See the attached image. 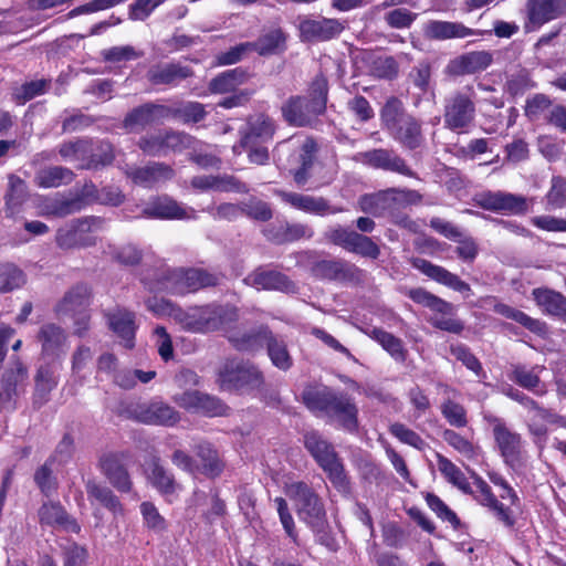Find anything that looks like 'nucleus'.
<instances>
[{"label":"nucleus","mask_w":566,"mask_h":566,"mask_svg":"<svg viewBox=\"0 0 566 566\" xmlns=\"http://www.w3.org/2000/svg\"><path fill=\"white\" fill-rule=\"evenodd\" d=\"M304 405L313 412H322L348 432L358 428V408L346 392L329 387H306L302 392Z\"/></svg>","instance_id":"f257e3e1"},{"label":"nucleus","mask_w":566,"mask_h":566,"mask_svg":"<svg viewBox=\"0 0 566 566\" xmlns=\"http://www.w3.org/2000/svg\"><path fill=\"white\" fill-rule=\"evenodd\" d=\"M174 321L186 332L206 334L223 328L238 319L237 308L229 305L208 304L175 310Z\"/></svg>","instance_id":"f03ea898"},{"label":"nucleus","mask_w":566,"mask_h":566,"mask_svg":"<svg viewBox=\"0 0 566 566\" xmlns=\"http://www.w3.org/2000/svg\"><path fill=\"white\" fill-rule=\"evenodd\" d=\"M304 446L322 470L327 474L332 484L339 492L348 493L349 482L334 446L317 431H310L304 434Z\"/></svg>","instance_id":"7ed1b4c3"},{"label":"nucleus","mask_w":566,"mask_h":566,"mask_svg":"<svg viewBox=\"0 0 566 566\" xmlns=\"http://www.w3.org/2000/svg\"><path fill=\"white\" fill-rule=\"evenodd\" d=\"M285 494L302 522L317 532L324 528L327 523L325 505L310 484L304 481L291 482L285 486Z\"/></svg>","instance_id":"20e7f679"},{"label":"nucleus","mask_w":566,"mask_h":566,"mask_svg":"<svg viewBox=\"0 0 566 566\" xmlns=\"http://www.w3.org/2000/svg\"><path fill=\"white\" fill-rule=\"evenodd\" d=\"M476 117L475 92L473 86L457 90L443 99V127L452 133H468Z\"/></svg>","instance_id":"39448f33"},{"label":"nucleus","mask_w":566,"mask_h":566,"mask_svg":"<svg viewBox=\"0 0 566 566\" xmlns=\"http://www.w3.org/2000/svg\"><path fill=\"white\" fill-rule=\"evenodd\" d=\"M231 342L239 350H253L259 343H262L266 346L268 355L276 368L286 371L293 365V358L289 353L285 342L271 331L263 329L259 334H242L241 336L232 337Z\"/></svg>","instance_id":"423d86ee"},{"label":"nucleus","mask_w":566,"mask_h":566,"mask_svg":"<svg viewBox=\"0 0 566 566\" xmlns=\"http://www.w3.org/2000/svg\"><path fill=\"white\" fill-rule=\"evenodd\" d=\"M221 387L229 390L252 391L264 384L262 371L252 363L227 360L219 370Z\"/></svg>","instance_id":"0eeeda50"},{"label":"nucleus","mask_w":566,"mask_h":566,"mask_svg":"<svg viewBox=\"0 0 566 566\" xmlns=\"http://www.w3.org/2000/svg\"><path fill=\"white\" fill-rule=\"evenodd\" d=\"M473 202L486 211L507 216H525L530 212L534 198L502 190H484L474 195Z\"/></svg>","instance_id":"6e6552de"},{"label":"nucleus","mask_w":566,"mask_h":566,"mask_svg":"<svg viewBox=\"0 0 566 566\" xmlns=\"http://www.w3.org/2000/svg\"><path fill=\"white\" fill-rule=\"evenodd\" d=\"M160 289L184 295L216 284V277L200 269H168L158 277Z\"/></svg>","instance_id":"1a4fd4ad"},{"label":"nucleus","mask_w":566,"mask_h":566,"mask_svg":"<svg viewBox=\"0 0 566 566\" xmlns=\"http://www.w3.org/2000/svg\"><path fill=\"white\" fill-rule=\"evenodd\" d=\"M407 296L413 302L442 315H434L430 317L429 322L434 327L453 334H460L463 331L464 326L462 322L451 317L454 311V306L451 303L436 296L422 287L408 290Z\"/></svg>","instance_id":"9d476101"},{"label":"nucleus","mask_w":566,"mask_h":566,"mask_svg":"<svg viewBox=\"0 0 566 566\" xmlns=\"http://www.w3.org/2000/svg\"><path fill=\"white\" fill-rule=\"evenodd\" d=\"M120 413L147 424L171 427L180 420L179 412L163 401L132 402L125 406Z\"/></svg>","instance_id":"9b49d317"},{"label":"nucleus","mask_w":566,"mask_h":566,"mask_svg":"<svg viewBox=\"0 0 566 566\" xmlns=\"http://www.w3.org/2000/svg\"><path fill=\"white\" fill-rule=\"evenodd\" d=\"M346 29V21L337 18L298 17V38L304 43L328 42L337 39Z\"/></svg>","instance_id":"f8f14e48"},{"label":"nucleus","mask_w":566,"mask_h":566,"mask_svg":"<svg viewBox=\"0 0 566 566\" xmlns=\"http://www.w3.org/2000/svg\"><path fill=\"white\" fill-rule=\"evenodd\" d=\"M356 160L364 165L385 171L402 175L405 177L419 179L418 174L410 168L406 159L396 150L389 148H374L356 155Z\"/></svg>","instance_id":"ddd939ff"},{"label":"nucleus","mask_w":566,"mask_h":566,"mask_svg":"<svg viewBox=\"0 0 566 566\" xmlns=\"http://www.w3.org/2000/svg\"><path fill=\"white\" fill-rule=\"evenodd\" d=\"M172 401L180 408L208 417L226 416L229 409L218 397L199 390L176 394Z\"/></svg>","instance_id":"4468645a"},{"label":"nucleus","mask_w":566,"mask_h":566,"mask_svg":"<svg viewBox=\"0 0 566 566\" xmlns=\"http://www.w3.org/2000/svg\"><path fill=\"white\" fill-rule=\"evenodd\" d=\"M283 119L294 127H312L317 118L325 114L303 95H292L281 106Z\"/></svg>","instance_id":"2eb2a0df"},{"label":"nucleus","mask_w":566,"mask_h":566,"mask_svg":"<svg viewBox=\"0 0 566 566\" xmlns=\"http://www.w3.org/2000/svg\"><path fill=\"white\" fill-rule=\"evenodd\" d=\"M195 76V71L179 62L157 63L146 72L147 82L154 87L174 88L181 82Z\"/></svg>","instance_id":"dca6fc26"},{"label":"nucleus","mask_w":566,"mask_h":566,"mask_svg":"<svg viewBox=\"0 0 566 566\" xmlns=\"http://www.w3.org/2000/svg\"><path fill=\"white\" fill-rule=\"evenodd\" d=\"M527 31H534L566 13V0H526Z\"/></svg>","instance_id":"f3484780"},{"label":"nucleus","mask_w":566,"mask_h":566,"mask_svg":"<svg viewBox=\"0 0 566 566\" xmlns=\"http://www.w3.org/2000/svg\"><path fill=\"white\" fill-rule=\"evenodd\" d=\"M275 193L284 203L290 205L292 208L308 214L325 217L343 211V208L332 206L329 201L324 197H314L285 190H276Z\"/></svg>","instance_id":"a211bd4d"},{"label":"nucleus","mask_w":566,"mask_h":566,"mask_svg":"<svg viewBox=\"0 0 566 566\" xmlns=\"http://www.w3.org/2000/svg\"><path fill=\"white\" fill-rule=\"evenodd\" d=\"M276 122L266 113H256L247 118L244 127L240 129V146L254 143L266 144L272 142L276 133Z\"/></svg>","instance_id":"6ab92c4d"},{"label":"nucleus","mask_w":566,"mask_h":566,"mask_svg":"<svg viewBox=\"0 0 566 566\" xmlns=\"http://www.w3.org/2000/svg\"><path fill=\"white\" fill-rule=\"evenodd\" d=\"M125 452H108L99 458V469L108 482L119 492H129L133 483L127 470Z\"/></svg>","instance_id":"aec40b11"},{"label":"nucleus","mask_w":566,"mask_h":566,"mask_svg":"<svg viewBox=\"0 0 566 566\" xmlns=\"http://www.w3.org/2000/svg\"><path fill=\"white\" fill-rule=\"evenodd\" d=\"M493 63L489 51H470L451 59L446 65L444 73L451 77L471 75L485 71Z\"/></svg>","instance_id":"412c9836"},{"label":"nucleus","mask_w":566,"mask_h":566,"mask_svg":"<svg viewBox=\"0 0 566 566\" xmlns=\"http://www.w3.org/2000/svg\"><path fill=\"white\" fill-rule=\"evenodd\" d=\"M358 206L363 212L376 218L389 217L392 219L399 211L396 188L361 195L358 199Z\"/></svg>","instance_id":"4be33fe9"},{"label":"nucleus","mask_w":566,"mask_h":566,"mask_svg":"<svg viewBox=\"0 0 566 566\" xmlns=\"http://www.w3.org/2000/svg\"><path fill=\"white\" fill-rule=\"evenodd\" d=\"M263 234L273 243L286 244L312 239L314 230L303 222L277 221L268 224L263 229Z\"/></svg>","instance_id":"5701e85b"},{"label":"nucleus","mask_w":566,"mask_h":566,"mask_svg":"<svg viewBox=\"0 0 566 566\" xmlns=\"http://www.w3.org/2000/svg\"><path fill=\"white\" fill-rule=\"evenodd\" d=\"M493 436L501 455L506 464L514 467L520 462L522 438L518 433L511 431L506 424L497 419H492Z\"/></svg>","instance_id":"b1692460"},{"label":"nucleus","mask_w":566,"mask_h":566,"mask_svg":"<svg viewBox=\"0 0 566 566\" xmlns=\"http://www.w3.org/2000/svg\"><path fill=\"white\" fill-rule=\"evenodd\" d=\"M488 31L471 29L462 22L430 20L423 27V34L429 40L446 41L464 39L472 35H483Z\"/></svg>","instance_id":"393cba45"},{"label":"nucleus","mask_w":566,"mask_h":566,"mask_svg":"<svg viewBox=\"0 0 566 566\" xmlns=\"http://www.w3.org/2000/svg\"><path fill=\"white\" fill-rule=\"evenodd\" d=\"M389 136L406 150L422 148L426 145L423 120L412 114L392 129Z\"/></svg>","instance_id":"a878e982"},{"label":"nucleus","mask_w":566,"mask_h":566,"mask_svg":"<svg viewBox=\"0 0 566 566\" xmlns=\"http://www.w3.org/2000/svg\"><path fill=\"white\" fill-rule=\"evenodd\" d=\"M474 484L476 488L474 499L481 505L488 507L504 526L509 528L514 527L516 520L513 510L500 502L493 494L490 485L481 478H475Z\"/></svg>","instance_id":"bb28decb"},{"label":"nucleus","mask_w":566,"mask_h":566,"mask_svg":"<svg viewBox=\"0 0 566 566\" xmlns=\"http://www.w3.org/2000/svg\"><path fill=\"white\" fill-rule=\"evenodd\" d=\"M104 316L107 325L119 338L124 340L127 348L134 347L135 332L137 328L135 313L120 306L106 311Z\"/></svg>","instance_id":"cd10ccee"},{"label":"nucleus","mask_w":566,"mask_h":566,"mask_svg":"<svg viewBox=\"0 0 566 566\" xmlns=\"http://www.w3.org/2000/svg\"><path fill=\"white\" fill-rule=\"evenodd\" d=\"M166 105L154 102L144 103L130 109L123 120L125 129L145 128L154 123L167 119Z\"/></svg>","instance_id":"c85d7f7f"},{"label":"nucleus","mask_w":566,"mask_h":566,"mask_svg":"<svg viewBox=\"0 0 566 566\" xmlns=\"http://www.w3.org/2000/svg\"><path fill=\"white\" fill-rule=\"evenodd\" d=\"M193 452L198 460L196 464L198 472L210 479L221 475L226 468V462L219 451L210 442H198L193 448Z\"/></svg>","instance_id":"c756f323"},{"label":"nucleus","mask_w":566,"mask_h":566,"mask_svg":"<svg viewBox=\"0 0 566 566\" xmlns=\"http://www.w3.org/2000/svg\"><path fill=\"white\" fill-rule=\"evenodd\" d=\"M411 263L413 268L418 269L428 277L457 292L468 293L471 291L470 285L467 282L462 281L458 275L449 272L442 266L434 265L421 258L411 259Z\"/></svg>","instance_id":"7c9ffc66"},{"label":"nucleus","mask_w":566,"mask_h":566,"mask_svg":"<svg viewBox=\"0 0 566 566\" xmlns=\"http://www.w3.org/2000/svg\"><path fill=\"white\" fill-rule=\"evenodd\" d=\"M289 34L281 28H271L261 33L255 41L250 42L252 52L260 56L283 54L287 50Z\"/></svg>","instance_id":"2f4dec72"},{"label":"nucleus","mask_w":566,"mask_h":566,"mask_svg":"<svg viewBox=\"0 0 566 566\" xmlns=\"http://www.w3.org/2000/svg\"><path fill=\"white\" fill-rule=\"evenodd\" d=\"M317 151V142L313 137H306L298 149L296 157L297 166L290 170L297 186H304L310 180Z\"/></svg>","instance_id":"473e14b6"},{"label":"nucleus","mask_w":566,"mask_h":566,"mask_svg":"<svg viewBox=\"0 0 566 566\" xmlns=\"http://www.w3.org/2000/svg\"><path fill=\"white\" fill-rule=\"evenodd\" d=\"M438 389L443 396V402L440 406L442 416L455 428L465 427L468 424L467 410L457 402L461 396L460 392L446 384H438Z\"/></svg>","instance_id":"72a5a7b5"},{"label":"nucleus","mask_w":566,"mask_h":566,"mask_svg":"<svg viewBox=\"0 0 566 566\" xmlns=\"http://www.w3.org/2000/svg\"><path fill=\"white\" fill-rule=\"evenodd\" d=\"M91 290L86 284H76L70 289L63 298L55 305V313L61 317L88 310Z\"/></svg>","instance_id":"f704fd0d"},{"label":"nucleus","mask_w":566,"mask_h":566,"mask_svg":"<svg viewBox=\"0 0 566 566\" xmlns=\"http://www.w3.org/2000/svg\"><path fill=\"white\" fill-rule=\"evenodd\" d=\"M252 74L247 67L238 66L234 69L226 70L208 83V90L211 94H228L238 90L251 78Z\"/></svg>","instance_id":"c9c22d12"},{"label":"nucleus","mask_w":566,"mask_h":566,"mask_svg":"<svg viewBox=\"0 0 566 566\" xmlns=\"http://www.w3.org/2000/svg\"><path fill=\"white\" fill-rule=\"evenodd\" d=\"M36 339L41 344L43 356L56 358L64 350L67 335L61 326L54 323H45L40 327Z\"/></svg>","instance_id":"e433bc0d"},{"label":"nucleus","mask_w":566,"mask_h":566,"mask_svg":"<svg viewBox=\"0 0 566 566\" xmlns=\"http://www.w3.org/2000/svg\"><path fill=\"white\" fill-rule=\"evenodd\" d=\"M39 521L42 525L62 527L75 534L81 531V526L76 520L71 517L60 503L55 502L44 503L39 509Z\"/></svg>","instance_id":"4c0bfd02"},{"label":"nucleus","mask_w":566,"mask_h":566,"mask_svg":"<svg viewBox=\"0 0 566 566\" xmlns=\"http://www.w3.org/2000/svg\"><path fill=\"white\" fill-rule=\"evenodd\" d=\"M59 364L53 360L50 363L41 364L38 368L34 381V403L42 406L48 401L50 392L59 384Z\"/></svg>","instance_id":"58836bf2"},{"label":"nucleus","mask_w":566,"mask_h":566,"mask_svg":"<svg viewBox=\"0 0 566 566\" xmlns=\"http://www.w3.org/2000/svg\"><path fill=\"white\" fill-rule=\"evenodd\" d=\"M144 214L153 219L182 220L187 211L169 196H158L149 201L143 210Z\"/></svg>","instance_id":"ea45409f"},{"label":"nucleus","mask_w":566,"mask_h":566,"mask_svg":"<svg viewBox=\"0 0 566 566\" xmlns=\"http://www.w3.org/2000/svg\"><path fill=\"white\" fill-rule=\"evenodd\" d=\"M245 282L256 289L275 290L286 293L295 292L294 283L286 275L272 270L259 269L250 274Z\"/></svg>","instance_id":"a19ab883"},{"label":"nucleus","mask_w":566,"mask_h":566,"mask_svg":"<svg viewBox=\"0 0 566 566\" xmlns=\"http://www.w3.org/2000/svg\"><path fill=\"white\" fill-rule=\"evenodd\" d=\"M429 227L439 235L462 245V248H476L475 240L471 233L452 221L440 217H432Z\"/></svg>","instance_id":"79ce46f5"},{"label":"nucleus","mask_w":566,"mask_h":566,"mask_svg":"<svg viewBox=\"0 0 566 566\" xmlns=\"http://www.w3.org/2000/svg\"><path fill=\"white\" fill-rule=\"evenodd\" d=\"M92 146L93 138L76 137L61 143L57 153L65 161H77V169L87 170V157Z\"/></svg>","instance_id":"37998d69"},{"label":"nucleus","mask_w":566,"mask_h":566,"mask_svg":"<svg viewBox=\"0 0 566 566\" xmlns=\"http://www.w3.org/2000/svg\"><path fill=\"white\" fill-rule=\"evenodd\" d=\"M543 369V366L527 368L525 365L516 364L512 366L510 379L520 387L532 391L537 396H544L546 395L547 389L539 378V373Z\"/></svg>","instance_id":"c03bdc74"},{"label":"nucleus","mask_w":566,"mask_h":566,"mask_svg":"<svg viewBox=\"0 0 566 566\" xmlns=\"http://www.w3.org/2000/svg\"><path fill=\"white\" fill-rule=\"evenodd\" d=\"M29 199L27 182L15 174L8 176V188L4 195V205L7 216L13 217L19 213L22 206Z\"/></svg>","instance_id":"a18cd8bd"},{"label":"nucleus","mask_w":566,"mask_h":566,"mask_svg":"<svg viewBox=\"0 0 566 566\" xmlns=\"http://www.w3.org/2000/svg\"><path fill=\"white\" fill-rule=\"evenodd\" d=\"M325 238L328 243L343 248H378L370 238L340 226L328 229Z\"/></svg>","instance_id":"49530a36"},{"label":"nucleus","mask_w":566,"mask_h":566,"mask_svg":"<svg viewBox=\"0 0 566 566\" xmlns=\"http://www.w3.org/2000/svg\"><path fill=\"white\" fill-rule=\"evenodd\" d=\"M411 115L403 102L395 95L387 97L379 111L381 127L388 134Z\"/></svg>","instance_id":"de8ad7c7"},{"label":"nucleus","mask_w":566,"mask_h":566,"mask_svg":"<svg viewBox=\"0 0 566 566\" xmlns=\"http://www.w3.org/2000/svg\"><path fill=\"white\" fill-rule=\"evenodd\" d=\"M174 177L175 170L165 163H150L132 172L133 181L143 187H151L160 180H171Z\"/></svg>","instance_id":"09e8293b"},{"label":"nucleus","mask_w":566,"mask_h":566,"mask_svg":"<svg viewBox=\"0 0 566 566\" xmlns=\"http://www.w3.org/2000/svg\"><path fill=\"white\" fill-rule=\"evenodd\" d=\"M75 178L72 169L64 166H48L39 169L34 175V184L39 188H59L71 184Z\"/></svg>","instance_id":"8fccbe9b"},{"label":"nucleus","mask_w":566,"mask_h":566,"mask_svg":"<svg viewBox=\"0 0 566 566\" xmlns=\"http://www.w3.org/2000/svg\"><path fill=\"white\" fill-rule=\"evenodd\" d=\"M166 109L167 118L178 119L186 125L198 124L208 115L206 106L196 101L180 102L174 106L166 105Z\"/></svg>","instance_id":"3c124183"},{"label":"nucleus","mask_w":566,"mask_h":566,"mask_svg":"<svg viewBox=\"0 0 566 566\" xmlns=\"http://www.w3.org/2000/svg\"><path fill=\"white\" fill-rule=\"evenodd\" d=\"M533 296L546 314L562 318L566 308V296L554 290L542 287L534 289Z\"/></svg>","instance_id":"603ef678"},{"label":"nucleus","mask_w":566,"mask_h":566,"mask_svg":"<svg viewBox=\"0 0 566 566\" xmlns=\"http://www.w3.org/2000/svg\"><path fill=\"white\" fill-rule=\"evenodd\" d=\"M85 486L90 501L98 502L101 505L109 510L115 515L123 513V506L118 497L113 493V491L109 488L98 484L95 481L91 480L86 482Z\"/></svg>","instance_id":"864d4df0"},{"label":"nucleus","mask_w":566,"mask_h":566,"mask_svg":"<svg viewBox=\"0 0 566 566\" xmlns=\"http://www.w3.org/2000/svg\"><path fill=\"white\" fill-rule=\"evenodd\" d=\"M148 480L164 494H170L176 490L174 475L160 463L158 457H154L148 467Z\"/></svg>","instance_id":"5fc2aeb1"},{"label":"nucleus","mask_w":566,"mask_h":566,"mask_svg":"<svg viewBox=\"0 0 566 566\" xmlns=\"http://www.w3.org/2000/svg\"><path fill=\"white\" fill-rule=\"evenodd\" d=\"M115 160L113 145L103 139H94L87 157V170H97L109 166Z\"/></svg>","instance_id":"6e6d98bb"},{"label":"nucleus","mask_w":566,"mask_h":566,"mask_svg":"<svg viewBox=\"0 0 566 566\" xmlns=\"http://www.w3.org/2000/svg\"><path fill=\"white\" fill-rule=\"evenodd\" d=\"M46 213L57 218H64L83 210L82 199L76 198L75 195L56 196L45 202Z\"/></svg>","instance_id":"4d7b16f0"},{"label":"nucleus","mask_w":566,"mask_h":566,"mask_svg":"<svg viewBox=\"0 0 566 566\" xmlns=\"http://www.w3.org/2000/svg\"><path fill=\"white\" fill-rule=\"evenodd\" d=\"M437 464L438 469L441 472V474L446 478V480L457 486L459 490H461L465 494H473L474 491L472 490L470 483L468 482L465 475L463 472L454 464L452 463L448 458L443 457L442 454H437Z\"/></svg>","instance_id":"13d9d810"},{"label":"nucleus","mask_w":566,"mask_h":566,"mask_svg":"<svg viewBox=\"0 0 566 566\" xmlns=\"http://www.w3.org/2000/svg\"><path fill=\"white\" fill-rule=\"evenodd\" d=\"M311 272L323 280H345L352 275V269L339 261L323 260L315 262Z\"/></svg>","instance_id":"bf43d9fd"},{"label":"nucleus","mask_w":566,"mask_h":566,"mask_svg":"<svg viewBox=\"0 0 566 566\" xmlns=\"http://www.w3.org/2000/svg\"><path fill=\"white\" fill-rule=\"evenodd\" d=\"M50 86L51 80L45 78L24 82L12 90V101L17 105H24L27 102L45 94Z\"/></svg>","instance_id":"052dcab7"},{"label":"nucleus","mask_w":566,"mask_h":566,"mask_svg":"<svg viewBox=\"0 0 566 566\" xmlns=\"http://www.w3.org/2000/svg\"><path fill=\"white\" fill-rule=\"evenodd\" d=\"M545 210L554 211L566 208V179L553 176L551 187L544 196Z\"/></svg>","instance_id":"680f3d73"},{"label":"nucleus","mask_w":566,"mask_h":566,"mask_svg":"<svg viewBox=\"0 0 566 566\" xmlns=\"http://www.w3.org/2000/svg\"><path fill=\"white\" fill-rule=\"evenodd\" d=\"M528 429L537 437H543L547 432L546 424L555 421L556 416L548 409L543 408L537 402L527 410Z\"/></svg>","instance_id":"e2e57ef3"},{"label":"nucleus","mask_w":566,"mask_h":566,"mask_svg":"<svg viewBox=\"0 0 566 566\" xmlns=\"http://www.w3.org/2000/svg\"><path fill=\"white\" fill-rule=\"evenodd\" d=\"M371 337L377 340L394 359L398 361L406 360L407 350L403 348L401 339L380 328H374Z\"/></svg>","instance_id":"0e129e2a"},{"label":"nucleus","mask_w":566,"mask_h":566,"mask_svg":"<svg viewBox=\"0 0 566 566\" xmlns=\"http://www.w3.org/2000/svg\"><path fill=\"white\" fill-rule=\"evenodd\" d=\"M328 80L322 72H319L312 78L311 83L308 84L306 97L310 98L314 105H316L325 113L328 102Z\"/></svg>","instance_id":"69168bd1"},{"label":"nucleus","mask_w":566,"mask_h":566,"mask_svg":"<svg viewBox=\"0 0 566 566\" xmlns=\"http://www.w3.org/2000/svg\"><path fill=\"white\" fill-rule=\"evenodd\" d=\"M27 378V369L22 365L21 361L15 360L13 363V367L8 369L1 380L0 389L4 391H9L10 394L18 397L19 395V386Z\"/></svg>","instance_id":"338daca9"},{"label":"nucleus","mask_w":566,"mask_h":566,"mask_svg":"<svg viewBox=\"0 0 566 566\" xmlns=\"http://www.w3.org/2000/svg\"><path fill=\"white\" fill-rule=\"evenodd\" d=\"M25 282L22 271L15 265L0 264V292H9L18 289Z\"/></svg>","instance_id":"774afa93"}]
</instances>
